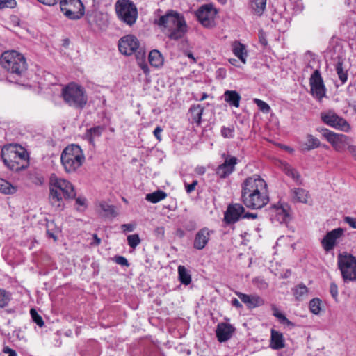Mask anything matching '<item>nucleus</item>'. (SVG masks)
Here are the masks:
<instances>
[{"mask_svg": "<svg viewBox=\"0 0 356 356\" xmlns=\"http://www.w3.org/2000/svg\"><path fill=\"white\" fill-rule=\"evenodd\" d=\"M291 195L294 202L306 204L309 197V192L304 188H295L291 190Z\"/></svg>", "mask_w": 356, "mask_h": 356, "instance_id": "25", "label": "nucleus"}, {"mask_svg": "<svg viewBox=\"0 0 356 356\" xmlns=\"http://www.w3.org/2000/svg\"><path fill=\"white\" fill-rule=\"evenodd\" d=\"M309 85L310 93L314 98L321 100L325 96L326 88L318 69L315 70L311 75Z\"/></svg>", "mask_w": 356, "mask_h": 356, "instance_id": "13", "label": "nucleus"}, {"mask_svg": "<svg viewBox=\"0 0 356 356\" xmlns=\"http://www.w3.org/2000/svg\"><path fill=\"white\" fill-rule=\"evenodd\" d=\"M272 310H273V315L275 317H277V315H280L282 312L279 311V309L275 306H272Z\"/></svg>", "mask_w": 356, "mask_h": 356, "instance_id": "62", "label": "nucleus"}, {"mask_svg": "<svg viewBox=\"0 0 356 356\" xmlns=\"http://www.w3.org/2000/svg\"><path fill=\"white\" fill-rule=\"evenodd\" d=\"M254 102L257 104L259 110L261 111L263 113H268L270 112V107L265 102L259 99H254Z\"/></svg>", "mask_w": 356, "mask_h": 356, "instance_id": "43", "label": "nucleus"}, {"mask_svg": "<svg viewBox=\"0 0 356 356\" xmlns=\"http://www.w3.org/2000/svg\"><path fill=\"white\" fill-rule=\"evenodd\" d=\"M187 29L188 26L186 20H182L181 26L177 24L175 26L172 27V29L168 30V36L170 40H178L184 37L187 32Z\"/></svg>", "mask_w": 356, "mask_h": 356, "instance_id": "23", "label": "nucleus"}, {"mask_svg": "<svg viewBox=\"0 0 356 356\" xmlns=\"http://www.w3.org/2000/svg\"><path fill=\"white\" fill-rule=\"evenodd\" d=\"M236 295L249 309L255 308L264 304V300L257 294L248 295L236 291Z\"/></svg>", "mask_w": 356, "mask_h": 356, "instance_id": "20", "label": "nucleus"}, {"mask_svg": "<svg viewBox=\"0 0 356 356\" xmlns=\"http://www.w3.org/2000/svg\"><path fill=\"white\" fill-rule=\"evenodd\" d=\"M40 3L47 6H54L58 1V0H38Z\"/></svg>", "mask_w": 356, "mask_h": 356, "instance_id": "55", "label": "nucleus"}, {"mask_svg": "<svg viewBox=\"0 0 356 356\" xmlns=\"http://www.w3.org/2000/svg\"><path fill=\"white\" fill-rule=\"evenodd\" d=\"M280 323L283 325H286L288 326H293V323L290 321L284 314L281 313L280 315H277L276 317Z\"/></svg>", "mask_w": 356, "mask_h": 356, "instance_id": "48", "label": "nucleus"}, {"mask_svg": "<svg viewBox=\"0 0 356 356\" xmlns=\"http://www.w3.org/2000/svg\"><path fill=\"white\" fill-rule=\"evenodd\" d=\"M10 300L9 294L3 289H0V307H6Z\"/></svg>", "mask_w": 356, "mask_h": 356, "instance_id": "44", "label": "nucleus"}, {"mask_svg": "<svg viewBox=\"0 0 356 356\" xmlns=\"http://www.w3.org/2000/svg\"><path fill=\"white\" fill-rule=\"evenodd\" d=\"M344 222L348 224L351 227L356 229V218L346 216L344 218Z\"/></svg>", "mask_w": 356, "mask_h": 356, "instance_id": "51", "label": "nucleus"}, {"mask_svg": "<svg viewBox=\"0 0 356 356\" xmlns=\"http://www.w3.org/2000/svg\"><path fill=\"white\" fill-rule=\"evenodd\" d=\"M320 141L311 134L307 136L306 142L302 145L304 150L309 151L316 149L320 146Z\"/></svg>", "mask_w": 356, "mask_h": 356, "instance_id": "33", "label": "nucleus"}, {"mask_svg": "<svg viewBox=\"0 0 356 356\" xmlns=\"http://www.w3.org/2000/svg\"><path fill=\"white\" fill-rule=\"evenodd\" d=\"M348 151L356 161V146L350 144V147H348Z\"/></svg>", "mask_w": 356, "mask_h": 356, "instance_id": "57", "label": "nucleus"}, {"mask_svg": "<svg viewBox=\"0 0 356 356\" xmlns=\"http://www.w3.org/2000/svg\"><path fill=\"white\" fill-rule=\"evenodd\" d=\"M321 120L326 124L343 131H348L350 128L346 120L338 116L334 112L331 111L322 113Z\"/></svg>", "mask_w": 356, "mask_h": 356, "instance_id": "15", "label": "nucleus"}, {"mask_svg": "<svg viewBox=\"0 0 356 356\" xmlns=\"http://www.w3.org/2000/svg\"><path fill=\"white\" fill-rule=\"evenodd\" d=\"M119 51L124 55L131 56L134 54V35L122 37L118 42Z\"/></svg>", "mask_w": 356, "mask_h": 356, "instance_id": "22", "label": "nucleus"}, {"mask_svg": "<svg viewBox=\"0 0 356 356\" xmlns=\"http://www.w3.org/2000/svg\"><path fill=\"white\" fill-rule=\"evenodd\" d=\"M196 227V224L195 222L193 221H191L189 222L188 225H186V229L188 231H191V230H193L195 229Z\"/></svg>", "mask_w": 356, "mask_h": 356, "instance_id": "60", "label": "nucleus"}, {"mask_svg": "<svg viewBox=\"0 0 356 356\" xmlns=\"http://www.w3.org/2000/svg\"><path fill=\"white\" fill-rule=\"evenodd\" d=\"M233 53L242 63H245L247 51L244 44L240 42H235L233 46Z\"/></svg>", "mask_w": 356, "mask_h": 356, "instance_id": "30", "label": "nucleus"}, {"mask_svg": "<svg viewBox=\"0 0 356 356\" xmlns=\"http://www.w3.org/2000/svg\"><path fill=\"white\" fill-rule=\"evenodd\" d=\"M99 207L104 212V216L107 218H113L118 215L116 207L113 205H110L108 203L103 202L100 203Z\"/></svg>", "mask_w": 356, "mask_h": 356, "instance_id": "31", "label": "nucleus"}, {"mask_svg": "<svg viewBox=\"0 0 356 356\" xmlns=\"http://www.w3.org/2000/svg\"><path fill=\"white\" fill-rule=\"evenodd\" d=\"M138 54L140 55V57H137V64L143 70V73L147 76L149 74V68L145 60V51L140 50L138 51Z\"/></svg>", "mask_w": 356, "mask_h": 356, "instance_id": "38", "label": "nucleus"}, {"mask_svg": "<svg viewBox=\"0 0 356 356\" xmlns=\"http://www.w3.org/2000/svg\"><path fill=\"white\" fill-rule=\"evenodd\" d=\"M343 232L344 229L340 227L328 232L321 241L323 249L326 252L333 250L337 240L343 234Z\"/></svg>", "mask_w": 356, "mask_h": 356, "instance_id": "17", "label": "nucleus"}, {"mask_svg": "<svg viewBox=\"0 0 356 356\" xmlns=\"http://www.w3.org/2000/svg\"><path fill=\"white\" fill-rule=\"evenodd\" d=\"M76 197L73 185L67 180L52 175L50 178L49 202L56 210H63L64 200H72Z\"/></svg>", "mask_w": 356, "mask_h": 356, "instance_id": "3", "label": "nucleus"}, {"mask_svg": "<svg viewBox=\"0 0 356 356\" xmlns=\"http://www.w3.org/2000/svg\"><path fill=\"white\" fill-rule=\"evenodd\" d=\"M112 260L121 266L128 267L129 266V263L128 262L127 259L123 256H115L112 258Z\"/></svg>", "mask_w": 356, "mask_h": 356, "instance_id": "45", "label": "nucleus"}, {"mask_svg": "<svg viewBox=\"0 0 356 356\" xmlns=\"http://www.w3.org/2000/svg\"><path fill=\"white\" fill-rule=\"evenodd\" d=\"M250 6L254 15L261 16L266 9V0H250Z\"/></svg>", "mask_w": 356, "mask_h": 356, "instance_id": "29", "label": "nucleus"}, {"mask_svg": "<svg viewBox=\"0 0 356 356\" xmlns=\"http://www.w3.org/2000/svg\"><path fill=\"white\" fill-rule=\"evenodd\" d=\"M213 233L208 227L200 229L195 235L193 246L197 250H203L208 244L211 234Z\"/></svg>", "mask_w": 356, "mask_h": 356, "instance_id": "18", "label": "nucleus"}, {"mask_svg": "<svg viewBox=\"0 0 356 356\" xmlns=\"http://www.w3.org/2000/svg\"><path fill=\"white\" fill-rule=\"evenodd\" d=\"M257 214L254 213L245 212L243 205L238 203L232 204L227 207L225 213L224 220L227 224H234L242 218L255 219Z\"/></svg>", "mask_w": 356, "mask_h": 356, "instance_id": "8", "label": "nucleus"}, {"mask_svg": "<svg viewBox=\"0 0 356 356\" xmlns=\"http://www.w3.org/2000/svg\"><path fill=\"white\" fill-rule=\"evenodd\" d=\"M284 172L289 177H291L297 184H302V179L299 172L289 164H285L283 166Z\"/></svg>", "mask_w": 356, "mask_h": 356, "instance_id": "27", "label": "nucleus"}, {"mask_svg": "<svg viewBox=\"0 0 356 356\" xmlns=\"http://www.w3.org/2000/svg\"><path fill=\"white\" fill-rule=\"evenodd\" d=\"M338 266L344 282L356 280V258L350 254H339Z\"/></svg>", "mask_w": 356, "mask_h": 356, "instance_id": "7", "label": "nucleus"}, {"mask_svg": "<svg viewBox=\"0 0 356 356\" xmlns=\"http://www.w3.org/2000/svg\"><path fill=\"white\" fill-rule=\"evenodd\" d=\"M115 9L118 18L131 26L134 24V3L130 0H118Z\"/></svg>", "mask_w": 356, "mask_h": 356, "instance_id": "11", "label": "nucleus"}, {"mask_svg": "<svg viewBox=\"0 0 356 356\" xmlns=\"http://www.w3.org/2000/svg\"><path fill=\"white\" fill-rule=\"evenodd\" d=\"M140 242V238L138 234H135V247H136Z\"/></svg>", "mask_w": 356, "mask_h": 356, "instance_id": "63", "label": "nucleus"}, {"mask_svg": "<svg viewBox=\"0 0 356 356\" xmlns=\"http://www.w3.org/2000/svg\"><path fill=\"white\" fill-rule=\"evenodd\" d=\"M179 279L181 284L188 285L191 282V276L184 266H178Z\"/></svg>", "mask_w": 356, "mask_h": 356, "instance_id": "36", "label": "nucleus"}, {"mask_svg": "<svg viewBox=\"0 0 356 356\" xmlns=\"http://www.w3.org/2000/svg\"><path fill=\"white\" fill-rule=\"evenodd\" d=\"M242 202L252 209L264 207L269 202L268 185L259 175L246 178L241 184Z\"/></svg>", "mask_w": 356, "mask_h": 356, "instance_id": "1", "label": "nucleus"}, {"mask_svg": "<svg viewBox=\"0 0 356 356\" xmlns=\"http://www.w3.org/2000/svg\"><path fill=\"white\" fill-rule=\"evenodd\" d=\"M16 5L17 2L15 0H0V9L4 8H13Z\"/></svg>", "mask_w": 356, "mask_h": 356, "instance_id": "46", "label": "nucleus"}, {"mask_svg": "<svg viewBox=\"0 0 356 356\" xmlns=\"http://www.w3.org/2000/svg\"><path fill=\"white\" fill-rule=\"evenodd\" d=\"M323 131V136L332 145L333 148L339 152L348 149L351 144V139L346 135L335 134L327 129Z\"/></svg>", "mask_w": 356, "mask_h": 356, "instance_id": "10", "label": "nucleus"}, {"mask_svg": "<svg viewBox=\"0 0 356 356\" xmlns=\"http://www.w3.org/2000/svg\"><path fill=\"white\" fill-rule=\"evenodd\" d=\"M232 305L236 308H242V304L238 301L236 298H233L232 300Z\"/></svg>", "mask_w": 356, "mask_h": 356, "instance_id": "59", "label": "nucleus"}, {"mask_svg": "<svg viewBox=\"0 0 356 356\" xmlns=\"http://www.w3.org/2000/svg\"><path fill=\"white\" fill-rule=\"evenodd\" d=\"M127 241L129 246L131 248H134V234L129 235L127 237Z\"/></svg>", "mask_w": 356, "mask_h": 356, "instance_id": "61", "label": "nucleus"}, {"mask_svg": "<svg viewBox=\"0 0 356 356\" xmlns=\"http://www.w3.org/2000/svg\"><path fill=\"white\" fill-rule=\"evenodd\" d=\"M217 13V10L211 4H204L196 11L195 15L203 26L212 28L215 26Z\"/></svg>", "mask_w": 356, "mask_h": 356, "instance_id": "12", "label": "nucleus"}, {"mask_svg": "<svg viewBox=\"0 0 356 356\" xmlns=\"http://www.w3.org/2000/svg\"><path fill=\"white\" fill-rule=\"evenodd\" d=\"M221 135L226 138H232L234 137V129L222 127L221 129Z\"/></svg>", "mask_w": 356, "mask_h": 356, "instance_id": "47", "label": "nucleus"}, {"mask_svg": "<svg viewBox=\"0 0 356 356\" xmlns=\"http://www.w3.org/2000/svg\"><path fill=\"white\" fill-rule=\"evenodd\" d=\"M85 156L80 146L72 144L67 146L60 155L61 164L67 173H73L83 165Z\"/></svg>", "mask_w": 356, "mask_h": 356, "instance_id": "5", "label": "nucleus"}, {"mask_svg": "<svg viewBox=\"0 0 356 356\" xmlns=\"http://www.w3.org/2000/svg\"><path fill=\"white\" fill-rule=\"evenodd\" d=\"M343 65V63L342 60L339 59L336 64L335 70L338 74L339 79L341 81V83L344 84L348 79V70H345Z\"/></svg>", "mask_w": 356, "mask_h": 356, "instance_id": "35", "label": "nucleus"}, {"mask_svg": "<svg viewBox=\"0 0 356 356\" xmlns=\"http://www.w3.org/2000/svg\"><path fill=\"white\" fill-rule=\"evenodd\" d=\"M270 347L273 350H280L285 347L284 338L282 333L272 329L270 331Z\"/></svg>", "mask_w": 356, "mask_h": 356, "instance_id": "24", "label": "nucleus"}, {"mask_svg": "<svg viewBox=\"0 0 356 356\" xmlns=\"http://www.w3.org/2000/svg\"><path fill=\"white\" fill-rule=\"evenodd\" d=\"M330 292L332 298L337 300L338 297V287L334 282H332L330 286Z\"/></svg>", "mask_w": 356, "mask_h": 356, "instance_id": "49", "label": "nucleus"}, {"mask_svg": "<svg viewBox=\"0 0 356 356\" xmlns=\"http://www.w3.org/2000/svg\"><path fill=\"white\" fill-rule=\"evenodd\" d=\"M309 309L312 313L318 314L321 310V300L318 298H313L309 302Z\"/></svg>", "mask_w": 356, "mask_h": 356, "instance_id": "41", "label": "nucleus"}, {"mask_svg": "<svg viewBox=\"0 0 356 356\" xmlns=\"http://www.w3.org/2000/svg\"><path fill=\"white\" fill-rule=\"evenodd\" d=\"M1 159L4 164L11 170L19 172L29 165V154L20 145H10L1 149Z\"/></svg>", "mask_w": 356, "mask_h": 356, "instance_id": "4", "label": "nucleus"}, {"mask_svg": "<svg viewBox=\"0 0 356 356\" xmlns=\"http://www.w3.org/2000/svg\"><path fill=\"white\" fill-rule=\"evenodd\" d=\"M235 328L232 325L226 323H220L218 324L216 330V337L219 342H225L232 337Z\"/></svg>", "mask_w": 356, "mask_h": 356, "instance_id": "19", "label": "nucleus"}, {"mask_svg": "<svg viewBox=\"0 0 356 356\" xmlns=\"http://www.w3.org/2000/svg\"><path fill=\"white\" fill-rule=\"evenodd\" d=\"M148 60L151 66L155 68L161 67L164 63L163 55L156 49L152 50L149 52Z\"/></svg>", "mask_w": 356, "mask_h": 356, "instance_id": "26", "label": "nucleus"}, {"mask_svg": "<svg viewBox=\"0 0 356 356\" xmlns=\"http://www.w3.org/2000/svg\"><path fill=\"white\" fill-rule=\"evenodd\" d=\"M197 184H198V181L197 180L193 181V182L191 184L184 183L186 193H192L195 190Z\"/></svg>", "mask_w": 356, "mask_h": 356, "instance_id": "50", "label": "nucleus"}, {"mask_svg": "<svg viewBox=\"0 0 356 356\" xmlns=\"http://www.w3.org/2000/svg\"><path fill=\"white\" fill-rule=\"evenodd\" d=\"M86 201V200L84 197H79L76 198V204H78L79 206H85Z\"/></svg>", "mask_w": 356, "mask_h": 356, "instance_id": "58", "label": "nucleus"}, {"mask_svg": "<svg viewBox=\"0 0 356 356\" xmlns=\"http://www.w3.org/2000/svg\"><path fill=\"white\" fill-rule=\"evenodd\" d=\"M60 7L64 15L70 19L77 20L85 14V8L81 0H60Z\"/></svg>", "mask_w": 356, "mask_h": 356, "instance_id": "9", "label": "nucleus"}, {"mask_svg": "<svg viewBox=\"0 0 356 356\" xmlns=\"http://www.w3.org/2000/svg\"><path fill=\"white\" fill-rule=\"evenodd\" d=\"M307 294L308 289L303 284H298L294 289V296L298 300H304L307 296Z\"/></svg>", "mask_w": 356, "mask_h": 356, "instance_id": "40", "label": "nucleus"}, {"mask_svg": "<svg viewBox=\"0 0 356 356\" xmlns=\"http://www.w3.org/2000/svg\"><path fill=\"white\" fill-rule=\"evenodd\" d=\"M104 131V127L102 126H97L88 129L86 132V136L88 138L90 143H94V139L99 137Z\"/></svg>", "mask_w": 356, "mask_h": 356, "instance_id": "39", "label": "nucleus"}, {"mask_svg": "<svg viewBox=\"0 0 356 356\" xmlns=\"http://www.w3.org/2000/svg\"><path fill=\"white\" fill-rule=\"evenodd\" d=\"M224 97L225 102L229 104L231 106L235 107L239 106L241 100V95L235 90H226L224 93Z\"/></svg>", "mask_w": 356, "mask_h": 356, "instance_id": "28", "label": "nucleus"}, {"mask_svg": "<svg viewBox=\"0 0 356 356\" xmlns=\"http://www.w3.org/2000/svg\"><path fill=\"white\" fill-rule=\"evenodd\" d=\"M182 20H185V19L181 14L171 10L168 11L164 15L160 17L159 19H156L154 23L168 31L177 24L181 26Z\"/></svg>", "mask_w": 356, "mask_h": 356, "instance_id": "14", "label": "nucleus"}, {"mask_svg": "<svg viewBox=\"0 0 356 356\" xmlns=\"http://www.w3.org/2000/svg\"><path fill=\"white\" fill-rule=\"evenodd\" d=\"M225 161L216 168V173L221 179L229 177L234 170L238 163L236 157L231 155L222 154Z\"/></svg>", "mask_w": 356, "mask_h": 356, "instance_id": "16", "label": "nucleus"}, {"mask_svg": "<svg viewBox=\"0 0 356 356\" xmlns=\"http://www.w3.org/2000/svg\"><path fill=\"white\" fill-rule=\"evenodd\" d=\"M204 108L199 104L192 106L190 108V113L192 116V120L194 122H195L197 125L201 123V118L203 113Z\"/></svg>", "mask_w": 356, "mask_h": 356, "instance_id": "34", "label": "nucleus"}, {"mask_svg": "<svg viewBox=\"0 0 356 356\" xmlns=\"http://www.w3.org/2000/svg\"><path fill=\"white\" fill-rule=\"evenodd\" d=\"M1 64L7 72V80L10 83L25 85L27 63L25 57L17 51H7L2 54Z\"/></svg>", "mask_w": 356, "mask_h": 356, "instance_id": "2", "label": "nucleus"}, {"mask_svg": "<svg viewBox=\"0 0 356 356\" xmlns=\"http://www.w3.org/2000/svg\"><path fill=\"white\" fill-rule=\"evenodd\" d=\"M93 241L90 243L91 245L98 246L101 243V238L96 234L92 235Z\"/></svg>", "mask_w": 356, "mask_h": 356, "instance_id": "56", "label": "nucleus"}, {"mask_svg": "<svg viewBox=\"0 0 356 356\" xmlns=\"http://www.w3.org/2000/svg\"><path fill=\"white\" fill-rule=\"evenodd\" d=\"M162 131H163V129L160 127H156V129L154 130V132H153L156 138L159 141L161 140V134Z\"/></svg>", "mask_w": 356, "mask_h": 356, "instance_id": "53", "label": "nucleus"}, {"mask_svg": "<svg viewBox=\"0 0 356 356\" xmlns=\"http://www.w3.org/2000/svg\"><path fill=\"white\" fill-rule=\"evenodd\" d=\"M289 207L287 204L278 202L272 207V214L274 213L277 220L280 222H286L289 217Z\"/></svg>", "mask_w": 356, "mask_h": 356, "instance_id": "21", "label": "nucleus"}, {"mask_svg": "<svg viewBox=\"0 0 356 356\" xmlns=\"http://www.w3.org/2000/svg\"><path fill=\"white\" fill-rule=\"evenodd\" d=\"M17 191V186H13L4 179H0V192L6 195H13Z\"/></svg>", "mask_w": 356, "mask_h": 356, "instance_id": "32", "label": "nucleus"}, {"mask_svg": "<svg viewBox=\"0 0 356 356\" xmlns=\"http://www.w3.org/2000/svg\"><path fill=\"white\" fill-rule=\"evenodd\" d=\"M166 197L167 194L164 191L157 190L152 193L147 194L146 200L150 202L156 203L164 200Z\"/></svg>", "mask_w": 356, "mask_h": 356, "instance_id": "37", "label": "nucleus"}, {"mask_svg": "<svg viewBox=\"0 0 356 356\" xmlns=\"http://www.w3.org/2000/svg\"><path fill=\"white\" fill-rule=\"evenodd\" d=\"M30 314L33 321L40 327L44 325V321L40 315L38 314L35 309H31Z\"/></svg>", "mask_w": 356, "mask_h": 356, "instance_id": "42", "label": "nucleus"}, {"mask_svg": "<svg viewBox=\"0 0 356 356\" xmlns=\"http://www.w3.org/2000/svg\"><path fill=\"white\" fill-rule=\"evenodd\" d=\"M8 356H17V353L14 350H9V355Z\"/></svg>", "mask_w": 356, "mask_h": 356, "instance_id": "64", "label": "nucleus"}, {"mask_svg": "<svg viewBox=\"0 0 356 356\" xmlns=\"http://www.w3.org/2000/svg\"><path fill=\"white\" fill-rule=\"evenodd\" d=\"M64 102L76 109H83L88 102L85 89L75 83H70L62 89Z\"/></svg>", "mask_w": 356, "mask_h": 356, "instance_id": "6", "label": "nucleus"}, {"mask_svg": "<svg viewBox=\"0 0 356 356\" xmlns=\"http://www.w3.org/2000/svg\"><path fill=\"white\" fill-rule=\"evenodd\" d=\"M134 226L131 223L129 224H123L121 225V229L123 232L126 233L127 232H131L133 230Z\"/></svg>", "mask_w": 356, "mask_h": 356, "instance_id": "54", "label": "nucleus"}, {"mask_svg": "<svg viewBox=\"0 0 356 356\" xmlns=\"http://www.w3.org/2000/svg\"><path fill=\"white\" fill-rule=\"evenodd\" d=\"M259 39L260 43L263 46H266L267 45L268 41H267V39H266V35H265L264 32H263L262 31H260L259 32Z\"/></svg>", "mask_w": 356, "mask_h": 356, "instance_id": "52", "label": "nucleus"}]
</instances>
